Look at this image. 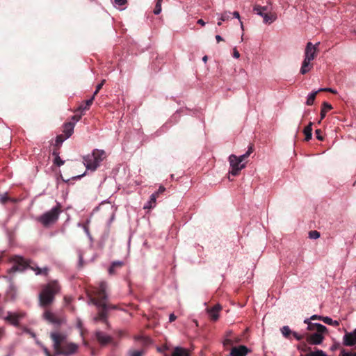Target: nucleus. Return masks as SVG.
Listing matches in <instances>:
<instances>
[{"instance_id": "26", "label": "nucleus", "mask_w": 356, "mask_h": 356, "mask_svg": "<svg viewBox=\"0 0 356 356\" xmlns=\"http://www.w3.org/2000/svg\"><path fill=\"white\" fill-rule=\"evenodd\" d=\"M122 265H123V262H122V261H113V262L111 264V266L109 267V268H108V273H109V274H111V275L114 274V273H115V268H120V267H122Z\"/></svg>"}, {"instance_id": "25", "label": "nucleus", "mask_w": 356, "mask_h": 356, "mask_svg": "<svg viewBox=\"0 0 356 356\" xmlns=\"http://www.w3.org/2000/svg\"><path fill=\"white\" fill-rule=\"evenodd\" d=\"M106 312H107V310H104V309H102V311H100L98 313L97 316L94 318V321H106V318H107Z\"/></svg>"}, {"instance_id": "1", "label": "nucleus", "mask_w": 356, "mask_h": 356, "mask_svg": "<svg viewBox=\"0 0 356 356\" xmlns=\"http://www.w3.org/2000/svg\"><path fill=\"white\" fill-rule=\"evenodd\" d=\"M106 283L101 282L99 286L92 291L95 297L90 296L88 304H92L98 308L108 310V309H115V307L109 306L107 302L108 295L106 293Z\"/></svg>"}, {"instance_id": "3", "label": "nucleus", "mask_w": 356, "mask_h": 356, "mask_svg": "<svg viewBox=\"0 0 356 356\" xmlns=\"http://www.w3.org/2000/svg\"><path fill=\"white\" fill-rule=\"evenodd\" d=\"M62 213V206L59 202H56V205L49 211L44 212L41 216H38L36 220L41 223L44 227H49L55 224L60 214Z\"/></svg>"}, {"instance_id": "17", "label": "nucleus", "mask_w": 356, "mask_h": 356, "mask_svg": "<svg viewBox=\"0 0 356 356\" xmlns=\"http://www.w3.org/2000/svg\"><path fill=\"white\" fill-rule=\"evenodd\" d=\"M222 307L220 305L217 304L214 307L208 309L207 312L209 315V317L213 321H216L218 319L219 317V312L221 310Z\"/></svg>"}, {"instance_id": "42", "label": "nucleus", "mask_w": 356, "mask_h": 356, "mask_svg": "<svg viewBox=\"0 0 356 356\" xmlns=\"http://www.w3.org/2000/svg\"><path fill=\"white\" fill-rule=\"evenodd\" d=\"M316 137L319 140H323V137L322 136V131L321 129H316L315 131Z\"/></svg>"}, {"instance_id": "41", "label": "nucleus", "mask_w": 356, "mask_h": 356, "mask_svg": "<svg viewBox=\"0 0 356 356\" xmlns=\"http://www.w3.org/2000/svg\"><path fill=\"white\" fill-rule=\"evenodd\" d=\"M318 91L321 92V91H325V92H332L333 94H337V91L333 88H320L318 89Z\"/></svg>"}, {"instance_id": "4", "label": "nucleus", "mask_w": 356, "mask_h": 356, "mask_svg": "<svg viewBox=\"0 0 356 356\" xmlns=\"http://www.w3.org/2000/svg\"><path fill=\"white\" fill-rule=\"evenodd\" d=\"M105 157L106 153L104 150L95 149L91 154L83 157V164L87 170L95 171Z\"/></svg>"}, {"instance_id": "38", "label": "nucleus", "mask_w": 356, "mask_h": 356, "mask_svg": "<svg viewBox=\"0 0 356 356\" xmlns=\"http://www.w3.org/2000/svg\"><path fill=\"white\" fill-rule=\"evenodd\" d=\"M309 236L310 238H312V239H317L320 237V233L316 230L314 231H311L309 232Z\"/></svg>"}, {"instance_id": "23", "label": "nucleus", "mask_w": 356, "mask_h": 356, "mask_svg": "<svg viewBox=\"0 0 356 356\" xmlns=\"http://www.w3.org/2000/svg\"><path fill=\"white\" fill-rule=\"evenodd\" d=\"M264 22L265 24H271L277 19V15L275 13H267L264 15Z\"/></svg>"}, {"instance_id": "29", "label": "nucleus", "mask_w": 356, "mask_h": 356, "mask_svg": "<svg viewBox=\"0 0 356 356\" xmlns=\"http://www.w3.org/2000/svg\"><path fill=\"white\" fill-rule=\"evenodd\" d=\"M312 123L310 122L304 129V134L305 135V140L308 141L312 138Z\"/></svg>"}, {"instance_id": "22", "label": "nucleus", "mask_w": 356, "mask_h": 356, "mask_svg": "<svg viewBox=\"0 0 356 356\" xmlns=\"http://www.w3.org/2000/svg\"><path fill=\"white\" fill-rule=\"evenodd\" d=\"M158 197V193H154L151 195L148 202L144 206V209H152L156 205V200Z\"/></svg>"}, {"instance_id": "11", "label": "nucleus", "mask_w": 356, "mask_h": 356, "mask_svg": "<svg viewBox=\"0 0 356 356\" xmlns=\"http://www.w3.org/2000/svg\"><path fill=\"white\" fill-rule=\"evenodd\" d=\"M24 316V313L8 312L7 316L5 317V320L10 322L13 325L17 326L19 325V320Z\"/></svg>"}, {"instance_id": "58", "label": "nucleus", "mask_w": 356, "mask_h": 356, "mask_svg": "<svg viewBox=\"0 0 356 356\" xmlns=\"http://www.w3.org/2000/svg\"><path fill=\"white\" fill-rule=\"evenodd\" d=\"M216 40H217L218 42H219L220 41H222L223 38L220 35H216Z\"/></svg>"}, {"instance_id": "21", "label": "nucleus", "mask_w": 356, "mask_h": 356, "mask_svg": "<svg viewBox=\"0 0 356 356\" xmlns=\"http://www.w3.org/2000/svg\"><path fill=\"white\" fill-rule=\"evenodd\" d=\"M332 108V106L330 104L327 102H323L322 104V108L321 111V120L318 121V123H321V121L325 117L326 113L330 111Z\"/></svg>"}, {"instance_id": "40", "label": "nucleus", "mask_w": 356, "mask_h": 356, "mask_svg": "<svg viewBox=\"0 0 356 356\" xmlns=\"http://www.w3.org/2000/svg\"><path fill=\"white\" fill-rule=\"evenodd\" d=\"M76 327L80 330V334L83 337V323L80 319H77V321H76Z\"/></svg>"}, {"instance_id": "5", "label": "nucleus", "mask_w": 356, "mask_h": 356, "mask_svg": "<svg viewBox=\"0 0 356 356\" xmlns=\"http://www.w3.org/2000/svg\"><path fill=\"white\" fill-rule=\"evenodd\" d=\"M79 348V346L73 342H66L60 348L55 350L54 355L69 356L75 354Z\"/></svg>"}, {"instance_id": "19", "label": "nucleus", "mask_w": 356, "mask_h": 356, "mask_svg": "<svg viewBox=\"0 0 356 356\" xmlns=\"http://www.w3.org/2000/svg\"><path fill=\"white\" fill-rule=\"evenodd\" d=\"M311 62L312 60L304 58L300 70V74H305L312 69L313 65Z\"/></svg>"}, {"instance_id": "62", "label": "nucleus", "mask_w": 356, "mask_h": 356, "mask_svg": "<svg viewBox=\"0 0 356 356\" xmlns=\"http://www.w3.org/2000/svg\"><path fill=\"white\" fill-rule=\"evenodd\" d=\"M1 202H2V203H4V202L6 201V197H2L1 198Z\"/></svg>"}, {"instance_id": "35", "label": "nucleus", "mask_w": 356, "mask_h": 356, "mask_svg": "<svg viewBox=\"0 0 356 356\" xmlns=\"http://www.w3.org/2000/svg\"><path fill=\"white\" fill-rule=\"evenodd\" d=\"M232 13L229 11H225L222 13L220 14V16L219 17V20L220 21H227L230 18V15Z\"/></svg>"}, {"instance_id": "56", "label": "nucleus", "mask_w": 356, "mask_h": 356, "mask_svg": "<svg viewBox=\"0 0 356 356\" xmlns=\"http://www.w3.org/2000/svg\"><path fill=\"white\" fill-rule=\"evenodd\" d=\"M165 190V188L163 186H161L156 193H158V195H159V193L164 192Z\"/></svg>"}, {"instance_id": "57", "label": "nucleus", "mask_w": 356, "mask_h": 356, "mask_svg": "<svg viewBox=\"0 0 356 356\" xmlns=\"http://www.w3.org/2000/svg\"><path fill=\"white\" fill-rule=\"evenodd\" d=\"M197 23L201 26H204L205 25V22L203 19H200L197 20Z\"/></svg>"}, {"instance_id": "59", "label": "nucleus", "mask_w": 356, "mask_h": 356, "mask_svg": "<svg viewBox=\"0 0 356 356\" xmlns=\"http://www.w3.org/2000/svg\"><path fill=\"white\" fill-rule=\"evenodd\" d=\"M4 332H5L4 328L0 327V338L3 335Z\"/></svg>"}, {"instance_id": "18", "label": "nucleus", "mask_w": 356, "mask_h": 356, "mask_svg": "<svg viewBox=\"0 0 356 356\" xmlns=\"http://www.w3.org/2000/svg\"><path fill=\"white\" fill-rule=\"evenodd\" d=\"M74 122H67L63 126L65 138H70L74 132Z\"/></svg>"}, {"instance_id": "53", "label": "nucleus", "mask_w": 356, "mask_h": 356, "mask_svg": "<svg viewBox=\"0 0 356 356\" xmlns=\"http://www.w3.org/2000/svg\"><path fill=\"white\" fill-rule=\"evenodd\" d=\"M72 120H74V122L75 124L76 122H77L78 121L80 120L81 116H78V115H73L72 117Z\"/></svg>"}, {"instance_id": "16", "label": "nucleus", "mask_w": 356, "mask_h": 356, "mask_svg": "<svg viewBox=\"0 0 356 356\" xmlns=\"http://www.w3.org/2000/svg\"><path fill=\"white\" fill-rule=\"evenodd\" d=\"M323 332H318L312 334L307 339V341L311 344H321L323 342V340L324 339L323 336L322 335Z\"/></svg>"}, {"instance_id": "12", "label": "nucleus", "mask_w": 356, "mask_h": 356, "mask_svg": "<svg viewBox=\"0 0 356 356\" xmlns=\"http://www.w3.org/2000/svg\"><path fill=\"white\" fill-rule=\"evenodd\" d=\"M343 343L346 346H353L356 345V328L354 331L345 334L343 338Z\"/></svg>"}, {"instance_id": "46", "label": "nucleus", "mask_w": 356, "mask_h": 356, "mask_svg": "<svg viewBox=\"0 0 356 356\" xmlns=\"http://www.w3.org/2000/svg\"><path fill=\"white\" fill-rule=\"evenodd\" d=\"M341 356H356V353H348L345 350H342L341 351Z\"/></svg>"}, {"instance_id": "15", "label": "nucleus", "mask_w": 356, "mask_h": 356, "mask_svg": "<svg viewBox=\"0 0 356 356\" xmlns=\"http://www.w3.org/2000/svg\"><path fill=\"white\" fill-rule=\"evenodd\" d=\"M249 350L245 346L234 347L232 349L229 356H245Z\"/></svg>"}, {"instance_id": "30", "label": "nucleus", "mask_w": 356, "mask_h": 356, "mask_svg": "<svg viewBox=\"0 0 356 356\" xmlns=\"http://www.w3.org/2000/svg\"><path fill=\"white\" fill-rule=\"evenodd\" d=\"M319 92L320 91H318V90L316 91H314V92L309 94V95L307 97V102H306L307 105L311 106L314 104L316 96L317 93Z\"/></svg>"}, {"instance_id": "43", "label": "nucleus", "mask_w": 356, "mask_h": 356, "mask_svg": "<svg viewBox=\"0 0 356 356\" xmlns=\"http://www.w3.org/2000/svg\"><path fill=\"white\" fill-rule=\"evenodd\" d=\"M104 83H105V80H102V82L97 86L96 90L93 94L94 96H95L98 93L99 90L102 88Z\"/></svg>"}, {"instance_id": "6", "label": "nucleus", "mask_w": 356, "mask_h": 356, "mask_svg": "<svg viewBox=\"0 0 356 356\" xmlns=\"http://www.w3.org/2000/svg\"><path fill=\"white\" fill-rule=\"evenodd\" d=\"M229 162L231 168L229 174L233 176L238 175L240 171L245 167V164L242 163L238 156L234 154H231L229 156Z\"/></svg>"}, {"instance_id": "48", "label": "nucleus", "mask_w": 356, "mask_h": 356, "mask_svg": "<svg viewBox=\"0 0 356 356\" xmlns=\"http://www.w3.org/2000/svg\"><path fill=\"white\" fill-rule=\"evenodd\" d=\"M127 3V0H115L114 3L115 6H123Z\"/></svg>"}, {"instance_id": "60", "label": "nucleus", "mask_w": 356, "mask_h": 356, "mask_svg": "<svg viewBox=\"0 0 356 356\" xmlns=\"http://www.w3.org/2000/svg\"><path fill=\"white\" fill-rule=\"evenodd\" d=\"M79 262H80V264L81 266H82L83 264V257L81 255L79 256Z\"/></svg>"}, {"instance_id": "37", "label": "nucleus", "mask_w": 356, "mask_h": 356, "mask_svg": "<svg viewBox=\"0 0 356 356\" xmlns=\"http://www.w3.org/2000/svg\"><path fill=\"white\" fill-rule=\"evenodd\" d=\"M161 0H158L155 8L154 10V13L155 15H159L161 12Z\"/></svg>"}, {"instance_id": "39", "label": "nucleus", "mask_w": 356, "mask_h": 356, "mask_svg": "<svg viewBox=\"0 0 356 356\" xmlns=\"http://www.w3.org/2000/svg\"><path fill=\"white\" fill-rule=\"evenodd\" d=\"M135 339L136 340H142L143 343L144 344H145V345L151 343V339L149 338H148V337H144L138 336V337H136Z\"/></svg>"}, {"instance_id": "2", "label": "nucleus", "mask_w": 356, "mask_h": 356, "mask_svg": "<svg viewBox=\"0 0 356 356\" xmlns=\"http://www.w3.org/2000/svg\"><path fill=\"white\" fill-rule=\"evenodd\" d=\"M60 291V286L56 281H51L44 285L39 294L40 305L42 307H47L51 305L54 296Z\"/></svg>"}, {"instance_id": "44", "label": "nucleus", "mask_w": 356, "mask_h": 356, "mask_svg": "<svg viewBox=\"0 0 356 356\" xmlns=\"http://www.w3.org/2000/svg\"><path fill=\"white\" fill-rule=\"evenodd\" d=\"M313 356H326V354L321 350L312 352Z\"/></svg>"}, {"instance_id": "27", "label": "nucleus", "mask_w": 356, "mask_h": 356, "mask_svg": "<svg viewBox=\"0 0 356 356\" xmlns=\"http://www.w3.org/2000/svg\"><path fill=\"white\" fill-rule=\"evenodd\" d=\"M322 321L329 325H332L334 327H337L339 325V322L338 321H334L328 316H324L322 318Z\"/></svg>"}, {"instance_id": "10", "label": "nucleus", "mask_w": 356, "mask_h": 356, "mask_svg": "<svg viewBox=\"0 0 356 356\" xmlns=\"http://www.w3.org/2000/svg\"><path fill=\"white\" fill-rule=\"evenodd\" d=\"M43 317L49 323L56 325H60L66 322V319L65 317L58 318L56 316L55 314L52 313L49 310H47L44 312Z\"/></svg>"}, {"instance_id": "61", "label": "nucleus", "mask_w": 356, "mask_h": 356, "mask_svg": "<svg viewBox=\"0 0 356 356\" xmlns=\"http://www.w3.org/2000/svg\"><path fill=\"white\" fill-rule=\"evenodd\" d=\"M207 59H208L207 56H204L202 58V60L204 61V63H207Z\"/></svg>"}, {"instance_id": "13", "label": "nucleus", "mask_w": 356, "mask_h": 356, "mask_svg": "<svg viewBox=\"0 0 356 356\" xmlns=\"http://www.w3.org/2000/svg\"><path fill=\"white\" fill-rule=\"evenodd\" d=\"M304 323L308 325L307 329L311 331L316 330L318 332H325L327 330L325 325L320 323H311L309 318H306Z\"/></svg>"}, {"instance_id": "64", "label": "nucleus", "mask_w": 356, "mask_h": 356, "mask_svg": "<svg viewBox=\"0 0 356 356\" xmlns=\"http://www.w3.org/2000/svg\"><path fill=\"white\" fill-rule=\"evenodd\" d=\"M85 174H86V173H83V175H79V176H77V177H78V178H80V177H83Z\"/></svg>"}, {"instance_id": "51", "label": "nucleus", "mask_w": 356, "mask_h": 356, "mask_svg": "<svg viewBox=\"0 0 356 356\" xmlns=\"http://www.w3.org/2000/svg\"><path fill=\"white\" fill-rule=\"evenodd\" d=\"M233 56L234 58H238L240 57V54L239 52L237 51L236 48H234L233 49Z\"/></svg>"}, {"instance_id": "28", "label": "nucleus", "mask_w": 356, "mask_h": 356, "mask_svg": "<svg viewBox=\"0 0 356 356\" xmlns=\"http://www.w3.org/2000/svg\"><path fill=\"white\" fill-rule=\"evenodd\" d=\"M31 268V269L35 271L36 275H47L48 271H49V269H48L47 267H44L42 268H39L38 266H36V267L32 266Z\"/></svg>"}, {"instance_id": "34", "label": "nucleus", "mask_w": 356, "mask_h": 356, "mask_svg": "<svg viewBox=\"0 0 356 356\" xmlns=\"http://www.w3.org/2000/svg\"><path fill=\"white\" fill-rule=\"evenodd\" d=\"M53 154L55 156V159H54V164H56L58 166H60L64 164V161H63L60 158V156H58V154L57 153L54 152Z\"/></svg>"}, {"instance_id": "45", "label": "nucleus", "mask_w": 356, "mask_h": 356, "mask_svg": "<svg viewBox=\"0 0 356 356\" xmlns=\"http://www.w3.org/2000/svg\"><path fill=\"white\" fill-rule=\"evenodd\" d=\"M66 138H65V136L60 135L56 137V145L61 144Z\"/></svg>"}, {"instance_id": "52", "label": "nucleus", "mask_w": 356, "mask_h": 356, "mask_svg": "<svg viewBox=\"0 0 356 356\" xmlns=\"http://www.w3.org/2000/svg\"><path fill=\"white\" fill-rule=\"evenodd\" d=\"M324 316H318V315H313L310 317V320H315V319H319V320H321L322 321V318H323Z\"/></svg>"}, {"instance_id": "33", "label": "nucleus", "mask_w": 356, "mask_h": 356, "mask_svg": "<svg viewBox=\"0 0 356 356\" xmlns=\"http://www.w3.org/2000/svg\"><path fill=\"white\" fill-rule=\"evenodd\" d=\"M253 152V147L252 146H250L249 148H248V150L243 154L238 156V159L240 160V161L242 163V161L248 158L250 154L251 153Z\"/></svg>"}, {"instance_id": "8", "label": "nucleus", "mask_w": 356, "mask_h": 356, "mask_svg": "<svg viewBox=\"0 0 356 356\" xmlns=\"http://www.w3.org/2000/svg\"><path fill=\"white\" fill-rule=\"evenodd\" d=\"M12 261L13 265L10 269V272L23 271L29 266V264L19 256L13 257Z\"/></svg>"}, {"instance_id": "63", "label": "nucleus", "mask_w": 356, "mask_h": 356, "mask_svg": "<svg viewBox=\"0 0 356 356\" xmlns=\"http://www.w3.org/2000/svg\"><path fill=\"white\" fill-rule=\"evenodd\" d=\"M222 21L219 20V22H218V26H220V25L222 24Z\"/></svg>"}, {"instance_id": "7", "label": "nucleus", "mask_w": 356, "mask_h": 356, "mask_svg": "<svg viewBox=\"0 0 356 356\" xmlns=\"http://www.w3.org/2000/svg\"><path fill=\"white\" fill-rule=\"evenodd\" d=\"M50 337L53 341V348L54 350L60 348L67 341V335L63 332H51L50 333Z\"/></svg>"}, {"instance_id": "49", "label": "nucleus", "mask_w": 356, "mask_h": 356, "mask_svg": "<svg viewBox=\"0 0 356 356\" xmlns=\"http://www.w3.org/2000/svg\"><path fill=\"white\" fill-rule=\"evenodd\" d=\"M143 354V351L136 350V351L131 352L130 353V356H142Z\"/></svg>"}, {"instance_id": "55", "label": "nucleus", "mask_w": 356, "mask_h": 356, "mask_svg": "<svg viewBox=\"0 0 356 356\" xmlns=\"http://www.w3.org/2000/svg\"><path fill=\"white\" fill-rule=\"evenodd\" d=\"M224 345L225 346H226V345H232V341L231 339H227L224 341Z\"/></svg>"}, {"instance_id": "24", "label": "nucleus", "mask_w": 356, "mask_h": 356, "mask_svg": "<svg viewBox=\"0 0 356 356\" xmlns=\"http://www.w3.org/2000/svg\"><path fill=\"white\" fill-rule=\"evenodd\" d=\"M253 10L258 15L264 18V15L267 14L265 12L267 11L268 8L266 6H255Z\"/></svg>"}, {"instance_id": "9", "label": "nucleus", "mask_w": 356, "mask_h": 356, "mask_svg": "<svg viewBox=\"0 0 356 356\" xmlns=\"http://www.w3.org/2000/svg\"><path fill=\"white\" fill-rule=\"evenodd\" d=\"M319 44V42L315 44L308 42L305 49V58L312 61L316 57Z\"/></svg>"}, {"instance_id": "47", "label": "nucleus", "mask_w": 356, "mask_h": 356, "mask_svg": "<svg viewBox=\"0 0 356 356\" xmlns=\"http://www.w3.org/2000/svg\"><path fill=\"white\" fill-rule=\"evenodd\" d=\"M232 15L234 16V17H235V18H237V19H240V15H239V13H238V12H237V11H234V12H233V13H232ZM239 21H240V23H241V29H243V22H242L241 20H239Z\"/></svg>"}, {"instance_id": "54", "label": "nucleus", "mask_w": 356, "mask_h": 356, "mask_svg": "<svg viewBox=\"0 0 356 356\" xmlns=\"http://www.w3.org/2000/svg\"><path fill=\"white\" fill-rule=\"evenodd\" d=\"M177 318V316L174 314H170L169 316V321L170 322H172L175 321Z\"/></svg>"}, {"instance_id": "50", "label": "nucleus", "mask_w": 356, "mask_h": 356, "mask_svg": "<svg viewBox=\"0 0 356 356\" xmlns=\"http://www.w3.org/2000/svg\"><path fill=\"white\" fill-rule=\"evenodd\" d=\"M292 334L293 335V337L298 341L301 340L302 338H303V336L302 335H300L299 334H298L297 332H292Z\"/></svg>"}, {"instance_id": "14", "label": "nucleus", "mask_w": 356, "mask_h": 356, "mask_svg": "<svg viewBox=\"0 0 356 356\" xmlns=\"http://www.w3.org/2000/svg\"><path fill=\"white\" fill-rule=\"evenodd\" d=\"M95 336L98 342L102 345H106L112 341V338L102 331H97Z\"/></svg>"}, {"instance_id": "31", "label": "nucleus", "mask_w": 356, "mask_h": 356, "mask_svg": "<svg viewBox=\"0 0 356 356\" xmlns=\"http://www.w3.org/2000/svg\"><path fill=\"white\" fill-rule=\"evenodd\" d=\"M94 99H95V96H94V95H92V97L90 99H88V100L85 102V105H81V106H79V108H78V109H79V111H86V110L89 109V107H90V106L92 104V102H93Z\"/></svg>"}, {"instance_id": "36", "label": "nucleus", "mask_w": 356, "mask_h": 356, "mask_svg": "<svg viewBox=\"0 0 356 356\" xmlns=\"http://www.w3.org/2000/svg\"><path fill=\"white\" fill-rule=\"evenodd\" d=\"M108 213L110 214V218H109V220H108V224L110 225L113 221V220H114L115 213H114L113 207L112 206H109L108 207Z\"/></svg>"}, {"instance_id": "32", "label": "nucleus", "mask_w": 356, "mask_h": 356, "mask_svg": "<svg viewBox=\"0 0 356 356\" xmlns=\"http://www.w3.org/2000/svg\"><path fill=\"white\" fill-rule=\"evenodd\" d=\"M281 332H282V335L286 338H288L289 337V335L291 334H292L291 329L287 325L283 326L281 328Z\"/></svg>"}, {"instance_id": "20", "label": "nucleus", "mask_w": 356, "mask_h": 356, "mask_svg": "<svg viewBox=\"0 0 356 356\" xmlns=\"http://www.w3.org/2000/svg\"><path fill=\"white\" fill-rule=\"evenodd\" d=\"M172 356H190L188 350L181 347H175Z\"/></svg>"}]
</instances>
